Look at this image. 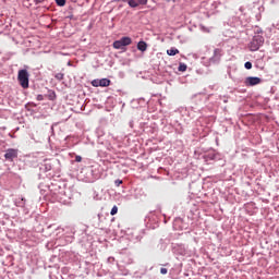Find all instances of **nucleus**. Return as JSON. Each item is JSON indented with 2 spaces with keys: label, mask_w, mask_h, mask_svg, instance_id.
<instances>
[{
  "label": "nucleus",
  "mask_w": 279,
  "mask_h": 279,
  "mask_svg": "<svg viewBox=\"0 0 279 279\" xmlns=\"http://www.w3.org/2000/svg\"><path fill=\"white\" fill-rule=\"evenodd\" d=\"M265 43V38L260 35H256L253 37L252 41L248 45L250 51H258L260 47H263V44Z\"/></svg>",
  "instance_id": "obj_1"
},
{
  "label": "nucleus",
  "mask_w": 279,
  "mask_h": 279,
  "mask_svg": "<svg viewBox=\"0 0 279 279\" xmlns=\"http://www.w3.org/2000/svg\"><path fill=\"white\" fill-rule=\"evenodd\" d=\"M17 80L22 88H29V73L27 70H20L17 74Z\"/></svg>",
  "instance_id": "obj_2"
},
{
  "label": "nucleus",
  "mask_w": 279,
  "mask_h": 279,
  "mask_svg": "<svg viewBox=\"0 0 279 279\" xmlns=\"http://www.w3.org/2000/svg\"><path fill=\"white\" fill-rule=\"evenodd\" d=\"M129 45H132V38L122 37L113 43V49H123L124 47H129Z\"/></svg>",
  "instance_id": "obj_3"
},
{
  "label": "nucleus",
  "mask_w": 279,
  "mask_h": 279,
  "mask_svg": "<svg viewBox=\"0 0 279 279\" xmlns=\"http://www.w3.org/2000/svg\"><path fill=\"white\" fill-rule=\"evenodd\" d=\"M260 82H263V80H260L258 76H248L245 78L244 84L245 86H258Z\"/></svg>",
  "instance_id": "obj_4"
},
{
  "label": "nucleus",
  "mask_w": 279,
  "mask_h": 279,
  "mask_svg": "<svg viewBox=\"0 0 279 279\" xmlns=\"http://www.w3.org/2000/svg\"><path fill=\"white\" fill-rule=\"evenodd\" d=\"M5 160H14V158H19V149L9 148L4 154Z\"/></svg>",
  "instance_id": "obj_5"
},
{
  "label": "nucleus",
  "mask_w": 279,
  "mask_h": 279,
  "mask_svg": "<svg viewBox=\"0 0 279 279\" xmlns=\"http://www.w3.org/2000/svg\"><path fill=\"white\" fill-rule=\"evenodd\" d=\"M130 8H138V5H147V0H129Z\"/></svg>",
  "instance_id": "obj_6"
},
{
  "label": "nucleus",
  "mask_w": 279,
  "mask_h": 279,
  "mask_svg": "<svg viewBox=\"0 0 279 279\" xmlns=\"http://www.w3.org/2000/svg\"><path fill=\"white\" fill-rule=\"evenodd\" d=\"M137 49H138V51H147V43H145V41H140V43L137 44Z\"/></svg>",
  "instance_id": "obj_7"
},
{
  "label": "nucleus",
  "mask_w": 279,
  "mask_h": 279,
  "mask_svg": "<svg viewBox=\"0 0 279 279\" xmlns=\"http://www.w3.org/2000/svg\"><path fill=\"white\" fill-rule=\"evenodd\" d=\"M99 84H100L101 87H108V86H110L111 81L109 78H101L99 81Z\"/></svg>",
  "instance_id": "obj_8"
},
{
  "label": "nucleus",
  "mask_w": 279,
  "mask_h": 279,
  "mask_svg": "<svg viewBox=\"0 0 279 279\" xmlns=\"http://www.w3.org/2000/svg\"><path fill=\"white\" fill-rule=\"evenodd\" d=\"M167 53L169 56H178V53H180V50H178L177 48H170L167 50Z\"/></svg>",
  "instance_id": "obj_9"
},
{
  "label": "nucleus",
  "mask_w": 279,
  "mask_h": 279,
  "mask_svg": "<svg viewBox=\"0 0 279 279\" xmlns=\"http://www.w3.org/2000/svg\"><path fill=\"white\" fill-rule=\"evenodd\" d=\"M214 58H221V49L216 48L214 50Z\"/></svg>",
  "instance_id": "obj_10"
},
{
  "label": "nucleus",
  "mask_w": 279,
  "mask_h": 279,
  "mask_svg": "<svg viewBox=\"0 0 279 279\" xmlns=\"http://www.w3.org/2000/svg\"><path fill=\"white\" fill-rule=\"evenodd\" d=\"M56 3L60 8H64V5H66V0H56Z\"/></svg>",
  "instance_id": "obj_11"
},
{
  "label": "nucleus",
  "mask_w": 279,
  "mask_h": 279,
  "mask_svg": "<svg viewBox=\"0 0 279 279\" xmlns=\"http://www.w3.org/2000/svg\"><path fill=\"white\" fill-rule=\"evenodd\" d=\"M99 82H100V80L92 81V86H95V88H99V86H101V84Z\"/></svg>",
  "instance_id": "obj_12"
},
{
  "label": "nucleus",
  "mask_w": 279,
  "mask_h": 279,
  "mask_svg": "<svg viewBox=\"0 0 279 279\" xmlns=\"http://www.w3.org/2000/svg\"><path fill=\"white\" fill-rule=\"evenodd\" d=\"M186 69H187L186 64H184V63L179 64V71H181V73H184V71H186Z\"/></svg>",
  "instance_id": "obj_13"
},
{
  "label": "nucleus",
  "mask_w": 279,
  "mask_h": 279,
  "mask_svg": "<svg viewBox=\"0 0 279 279\" xmlns=\"http://www.w3.org/2000/svg\"><path fill=\"white\" fill-rule=\"evenodd\" d=\"M54 77L59 80V82H62V80H64V73H57Z\"/></svg>",
  "instance_id": "obj_14"
},
{
  "label": "nucleus",
  "mask_w": 279,
  "mask_h": 279,
  "mask_svg": "<svg viewBox=\"0 0 279 279\" xmlns=\"http://www.w3.org/2000/svg\"><path fill=\"white\" fill-rule=\"evenodd\" d=\"M119 213V207H117V205H114L110 211V215L114 216Z\"/></svg>",
  "instance_id": "obj_15"
},
{
  "label": "nucleus",
  "mask_w": 279,
  "mask_h": 279,
  "mask_svg": "<svg viewBox=\"0 0 279 279\" xmlns=\"http://www.w3.org/2000/svg\"><path fill=\"white\" fill-rule=\"evenodd\" d=\"M244 66H245V69H247V70H250V69H252V62H245V64H244Z\"/></svg>",
  "instance_id": "obj_16"
},
{
  "label": "nucleus",
  "mask_w": 279,
  "mask_h": 279,
  "mask_svg": "<svg viewBox=\"0 0 279 279\" xmlns=\"http://www.w3.org/2000/svg\"><path fill=\"white\" fill-rule=\"evenodd\" d=\"M114 184L116 186H121V184H123V181L118 179L114 181Z\"/></svg>",
  "instance_id": "obj_17"
},
{
  "label": "nucleus",
  "mask_w": 279,
  "mask_h": 279,
  "mask_svg": "<svg viewBox=\"0 0 279 279\" xmlns=\"http://www.w3.org/2000/svg\"><path fill=\"white\" fill-rule=\"evenodd\" d=\"M75 162H82V156L76 155L75 156Z\"/></svg>",
  "instance_id": "obj_18"
},
{
  "label": "nucleus",
  "mask_w": 279,
  "mask_h": 279,
  "mask_svg": "<svg viewBox=\"0 0 279 279\" xmlns=\"http://www.w3.org/2000/svg\"><path fill=\"white\" fill-rule=\"evenodd\" d=\"M167 271H168L167 268H161L160 269V274H162V276L167 275Z\"/></svg>",
  "instance_id": "obj_19"
},
{
  "label": "nucleus",
  "mask_w": 279,
  "mask_h": 279,
  "mask_svg": "<svg viewBox=\"0 0 279 279\" xmlns=\"http://www.w3.org/2000/svg\"><path fill=\"white\" fill-rule=\"evenodd\" d=\"M35 4L38 5V3H44L45 0H34Z\"/></svg>",
  "instance_id": "obj_20"
},
{
  "label": "nucleus",
  "mask_w": 279,
  "mask_h": 279,
  "mask_svg": "<svg viewBox=\"0 0 279 279\" xmlns=\"http://www.w3.org/2000/svg\"><path fill=\"white\" fill-rule=\"evenodd\" d=\"M38 101H43V95L37 96Z\"/></svg>",
  "instance_id": "obj_21"
}]
</instances>
